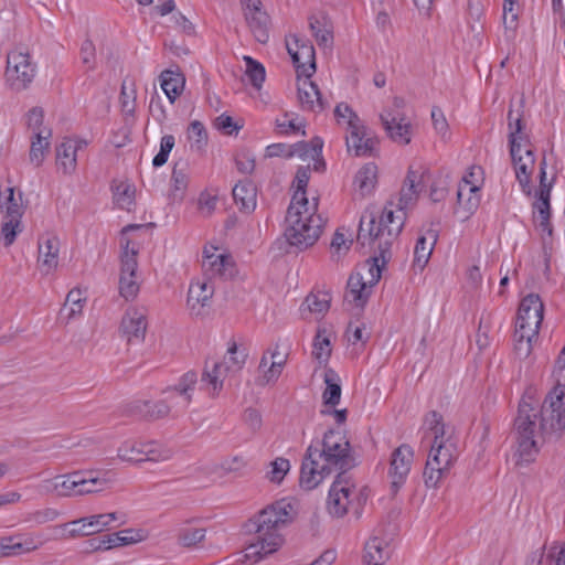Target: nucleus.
<instances>
[{
  "label": "nucleus",
  "instance_id": "obj_53",
  "mask_svg": "<svg viewBox=\"0 0 565 565\" xmlns=\"http://www.w3.org/2000/svg\"><path fill=\"white\" fill-rule=\"evenodd\" d=\"M289 460L282 457H278L269 463L265 477L268 481L279 484L284 480L285 476L289 472Z\"/></svg>",
  "mask_w": 565,
  "mask_h": 565
},
{
  "label": "nucleus",
  "instance_id": "obj_18",
  "mask_svg": "<svg viewBox=\"0 0 565 565\" xmlns=\"http://www.w3.org/2000/svg\"><path fill=\"white\" fill-rule=\"evenodd\" d=\"M88 146V141L79 137H66L56 147V166L64 174H72L77 167V153Z\"/></svg>",
  "mask_w": 565,
  "mask_h": 565
},
{
  "label": "nucleus",
  "instance_id": "obj_61",
  "mask_svg": "<svg viewBox=\"0 0 565 565\" xmlns=\"http://www.w3.org/2000/svg\"><path fill=\"white\" fill-rule=\"evenodd\" d=\"M206 138L207 134L204 126L198 120L192 121L188 129V139L191 142V148L200 150L205 145Z\"/></svg>",
  "mask_w": 565,
  "mask_h": 565
},
{
  "label": "nucleus",
  "instance_id": "obj_51",
  "mask_svg": "<svg viewBox=\"0 0 565 565\" xmlns=\"http://www.w3.org/2000/svg\"><path fill=\"white\" fill-rule=\"evenodd\" d=\"M270 355V365L266 371L267 380H278L287 362V353L280 351L279 347L276 345L273 349L267 350Z\"/></svg>",
  "mask_w": 565,
  "mask_h": 565
},
{
  "label": "nucleus",
  "instance_id": "obj_60",
  "mask_svg": "<svg viewBox=\"0 0 565 565\" xmlns=\"http://www.w3.org/2000/svg\"><path fill=\"white\" fill-rule=\"evenodd\" d=\"M431 121L436 134L444 142L450 139L449 125L440 108L434 107L431 109Z\"/></svg>",
  "mask_w": 565,
  "mask_h": 565
},
{
  "label": "nucleus",
  "instance_id": "obj_62",
  "mask_svg": "<svg viewBox=\"0 0 565 565\" xmlns=\"http://www.w3.org/2000/svg\"><path fill=\"white\" fill-rule=\"evenodd\" d=\"M334 116L340 125H345L347 129L361 121L350 106L344 103L337 105Z\"/></svg>",
  "mask_w": 565,
  "mask_h": 565
},
{
  "label": "nucleus",
  "instance_id": "obj_1",
  "mask_svg": "<svg viewBox=\"0 0 565 565\" xmlns=\"http://www.w3.org/2000/svg\"><path fill=\"white\" fill-rule=\"evenodd\" d=\"M553 376L555 386L540 411L531 396L523 397L519 405L515 419L516 450L513 455L518 467L533 462L543 443L557 438L565 429V347L555 361Z\"/></svg>",
  "mask_w": 565,
  "mask_h": 565
},
{
  "label": "nucleus",
  "instance_id": "obj_5",
  "mask_svg": "<svg viewBox=\"0 0 565 565\" xmlns=\"http://www.w3.org/2000/svg\"><path fill=\"white\" fill-rule=\"evenodd\" d=\"M296 510L289 500H278L263 509L253 520L255 536L246 547V557L258 561L265 555L276 552L282 544L281 530L290 524Z\"/></svg>",
  "mask_w": 565,
  "mask_h": 565
},
{
  "label": "nucleus",
  "instance_id": "obj_21",
  "mask_svg": "<svg viewBox=\"0 0 565 565\" xmlns=\"http://www.w3.org/2000/svg\"><path fill=\"white\" fill-rule=\"evenodd\" d=\"M79 481V471L65 475H58L42 482V489L46 494L58 498L77 497V486H83Z\"/></svg>",
  "mask_w": 565,
  "mask_h": 565
},
{
  "label": "nucleus",
  "instance_id": "obj_47",
  "mask_svg": "<svg viewBox=\"0 0 565 565\" xmlns=\"http://www.w3.org/2000/svg\"><path fill=\"white\" fill-rule=\"evenodd\" d=\"M331 297L326 291L310 294L305 299L302 308L317 316H323L330 308Z\"/></svg>",
  "mask_w": 565,
  "mask_h": 565
},
{
  "label": "nucleus",
  "instance_id": "obj_13",
  "mask_svg": "<svg viewBox=\"0 0 565 565\" xmlns=\"http://www.w3.org/2000/svg\"><path fill=\"white\" fill-rule=\"evenodd\" d=\"M544 305L540 296L530 294L520 303L515 329L526 331L527 334L539 335L543 321Z\"/></svg>",
  "mask_w": 565,
  "mask_h": 565
},
{
  "label": "nucleus",
  "instance_id": "obj_14",
  "mask_svg": "<svg viewBox=\"0 0 565 565\" xmlns=\"http://www.w3.org/2000/svg\"><path fill=\"white\" fill-rule=\"evenodd\" d=\"M413 461L414 450L407 444L401 445L392 452L388 477L391 479V489L394 494L397 493L406 482Z\"/></svg>",
  "mask_w": 565,
  "mask_h": 565
},
{
  "label": "nucleus",
  "instance_id": "obj_59",
  "mask_svg": "<svg viewBox=\"0 0 565 565\" xmlns=\"http://www.w3.org/2000/svg\"><path fill=\"white\" fill-rule=\"evenodd\" d=\"M60 512L54 508H44L28 512L24 516L25 522L33 523L35 525H42L49 522H53L58 519Z\"/></svg>",
  "mask_w": 565,
  "mask_h": 565
},
{
  "label": "nucleus",
  "instance_id": "obj_16",
  "mask_svg": "<svg viewBox=\"0 0 565 565\" xmlns=\"http://www.w3.org/2000/svg\"><path fill=\"white\" fill-rule=\"evenodd\" d=\"M245 20L255 39L266 43L269 39V17L262 9L260 0H241Z\"/></svg>",
  "mask_w": 565,
  "mask_h": 565
},
{
  "label": "nucleus",
  "instance_id": "obj_45",
  "mask_svg": "<svg viewBox=\"0 0 565 565\" xmlns=\"http://www.w3.org/2000/svg\"><path fill=\"white\" fill-rule=\"evenodd\" d=\"M534 211L537 214L542 230L551 235L552 227L550 224V190L539 191L537 199L534 202Z\"/></svg>",
  "mask_w": 565,
  "mask_h": 565
},
{
  "label": "nucleus",
  "instance_id": "obj_29",
  "mask_svg": "<svg viewBox=\"0 0 565 565\" xmlns=\"http://www.w3.org/2000/svg\"><path fill=\"white\" fill-rule=\"evenodd\" d=\"M375 146V140L366 136L365 127L362 121L348 129L347 147L349 152L362 157L371 154Z\"/></svg>",
  "mask_w": 565,
  "mask_h": 565
},
{
  "label": "nucleus",
  "instance_id": "obj_40",
  "mask_svg": "<svg viewBox=\"0 0 565 565\" xmlns=\"http://www.w3.org/2000/svg\"><path fill=\"white\" fill-rule=\"evenodd\" d=\"M143 440L129 438L121 441L117 448V459L127 463L142 462Z\"/></svg>",
  "mask_w": 565,
  "mask_h": 565
},
{
  "label": "nucleus",
  "instance_id": "obj_17",
  "mask_svg": "<svg viewBox=\"0 0 565 565\" xmlns=\"http://www.w3.org/2000/svg\"><path fill=\"white\" fill-rule=\"evenodd\" d=\"M148 327L145 308H128L121 319L120 332L128 343H141Z\"/></svg>",
  "mask_w": 565,
  "mask_h": 565
},
{
  "label": "nucleus",
  "instance_id": "obj_36",
  "mask_svg": "<svg viewBox=\"0 0 565 565\" xmlns=\"http://www.w3.org/2000/svg\"><path fill=\"white\" fill-rule=\"evenodd\" d=\"M233 198L241 211L249 213L256 207V186L250 181H239L233 188Z\"/></svg>",
  "mask_w": 565,
  "mask_h": 565
},
{
  "label": "nucleus",
  "instance_id": "obj_34",
  "mask_svg": "<svg viewBox=\"0 0 565 565\" xmlns=\"http://www.w3.org/2000/svg\"><path fill=\"white\" fill-rule=\"evenodd\" d=\"M480 188L468 179H463L457 191V201L465 211V217H469L480 204Z\"/></svg>",
  "mask_w": 565,
  "mask_h": 565
},
{
  "label": "nucleus",
  "instance_id": "obj_31",
  "mask_svg": "<svg viewBox=\"0 0 565 565\" xmlns=\"http://www.w3.org/2000/svg\"><path fill=\"white\" fill-rule=\"evenodd\" d=\"M60 526L63 529L70 527L67 537L90 536L105 531L99 513L79 518Z\"/></svg>",
  "mask_w": 565,
  "mask_h": 565
},
{
  "label": "nucleus",
  "instance_id": "obj_25",
  "mask_svg": "<svg viewBox=\"0 0 565 565\" xmlns=\"http://www.w3.org/2000/svg\"><path fill=\"white\" fill-rule=\"evenodd\" d=\"M202 268L210 277H226L232 275V258L224 253H217L216 247H205Z\"/></svg>",
  "mask_w": 565,
  "mask_h": 565
},
{
  "label": "nucleus",
  "instance_id": "obj_19",
  "mask_svg": "<svg viewBox=\"0 0 565 565\" xmlns=\"http://www.w3.org/2000/svg\"><path fill=\"white\" fill-rule=\"evenodd\" d=\"M234 376L217 361H206L201 375V390L212 398L220 395L227 379Z\"/></svg>",
  "mask_w": 565,
  "mask_h": 565
},
{
  "label": "nucleus",
  "instance_id": "obj_56",
  "mask_svg": "<svg viewBox=\"0 0 565 565\" xmlns=\"http://www.w3.org/2000/svg\"><path fill=\"white\" fill-rule=\"evenodd\" d=\"M85 298L81 289H72L67 296L63 307V311H67V318L73 319L82 313Z\"/></svg>",
  "mask_w": 565,
  "mask_h": 565
},
{
  "label": "nucleus",
  "instance_id": "obj_37",
  "mask_svg": "<svg viewBox=\"0 0 565 565\" xmlns=\"http://www.w3.org/2000/svg\"><path fill=\"white\" fill-rule=\"evenodd\" d=\"M189 179L188 163L184 161L175 162L171 174V196L174 201H181L183 199Z\"/></svg>",
  "mask_w": 565,
  "mask_h": 565
},
{
  "label": "nucleus",
  "instance_id": "obj_23",
  "mask_svg": "<svg viewBox=\"0 0 565 565\" xmlns=\"http://www.w3.org/2000/svg\"><path fill=\"white\" fill-rule=\"evenodd\" d=\"M61 242L57 236L46 234L39 239V257L40 269L45 275L56 270L58 266Z\"/></svg>",
  "mask_w": 565,
  "mask_h": 565
},
{
  "label": "nucleus",
  "instance_id": "obj_15",
  "mask_svg": "<svg viewBox=\"0 0 565 565\" xmlns=\"http://www.w3.org/2000/svg\"><path fill=\"white\" fill-rule=\"evenodd\" d=\"M286 46L297 67L298 75L311 77L316 71L315 49L312 44L301 40L297 35H292L290 39H287Z\"/></svg>",
  "mask_w": 565,
  "mask_h": 565
},
{
  "label": "nucleus",
  "instance_id": "obj_7",
  "mask_svg": "<svg viewBox=\"0 0 565 565\" xmlns=\"http://www.w3.org/2000/svg\"><path fill=\"white\" fill-rule=\"evenodd\" d=\"M366 500V488L356 487L348 473H338L329 490L327 510L334 518H343L350 511L359 518Z\"/></svg>",
  "mask_w": 565,
  "mask_h": 565
},
{
  "label": "nucleus",
  "instance_id": "obj_42",
  "mask_svg": "<svg viewBox=\"0 0 565 565\" xmlns=\"http://www.w3.org/2000/svg\"><path fill=\"white\" fill-rule=\"evenodd\" d=\"M377 182V167L374 163H366L356 173L354 184L362 196L369 195Z\"/></svg>",
  "mask_w": 565,
  "mask_h": 565
},
{
  "label": "nucleus",
  "instance_id": "obj_8",
  "mask_svg": "<svg viewBox=\"0 0 565 565\" xmlns=\"http://www.w3.org/2000/svg\"><path fill=\"white\" fill-rule=\"evenodd\" d=\"M137 228H139V226L136 225H128L124 227L120 238V244L124 250L120 257L121 268L119 276V294L126 300L134 299L139 292V282L136 275L138 267V248L126 237L129 231Z\"/></svg>",
  "mask_w": 565,
  "mask_h": 565
},
{
  "label": "nucleus",
  "instance_id": "obj_55",
  "mask_svg": "<svg viewBox=\"0 0 565 565\" xmlns=\"http://www.w3.org/2000/svg\"><path fill=\"white\" fill-rule=\"evenodd\" d=\"M79 481H83V486H77V495H86L100 492L107 484V480L104 478L93 477L89 472L87 477L79 471Z\"/></svg>",
  "mask_w": 565,
  "mask_h": 565
},
{
  "label": "nucleus",
  "instance_id": "obj_49",
  "mask_svg": "<svg viewBox=\"0 0 565 565\" xmlns=\"http://www.w3.org/2000/svg\"><path fill=\"white\" fill-rule=\"evenodd\" d=\"M246 361V353L237 350L236 343H233L227 349L226 354L224 355L222 361H218L223 366H225L231 373L236 375L244 366Z\"/></svg>",
  "mask_w": 565,
  "mask_h": 565
},
{
  "label": "nucleus",
  "instance_id": "obj_27",
  "mask_svg": "<svg viewBox=\"0 0 565 565\" xmlns=\"http://www.w3.org/2000/svg\"><path fill=\"white\" fill-rule=\"evenodd\" d=\"M214 294V286L209 281L192 282L188 291V307L193 316H201L203 309L210 305Z\"/></svg>",
  "mask_w": 565,
  "mask_h": 565
},
{
  "label": "nucleus",
  "instance_id": "obj_11",
  "mask_svg": "<svg viewBox=\"0 0 565 565\" xmlns=\"http://www.w3.org/2000/svg\"><path fill=\"white\" fill-rule=\"evenodd\" d=\"M199 382L193 371L184 373L173 386L167 387L162 394L163 402L169 407V416L179 417L184 414L192 403L193 393Z\"/></svg>",
  "mask_w": 565,
  "mask_h": 565
},
{
  "label": "nucleus",
  "instance_id": "obj_6",
  "mask_svg": "<svg viewBox=\"0 0 565 565\" xmlns=\"http://www.w3.org/2000/svg\"><path fill=\"white\" fill-rule=\"evenodd\" d=\"M318 199H309L299 192L292 195L287 210L284 235L290 246L307 249L319 239L326 221L318 214Z\"/></svg>",
  "mask_w": 565,
  "mask_h": 565
},
{
  "label": "nucleus",
  "instance_id": "obj_46",
  "mask_svg": "<svg viewBox=\"0 0 565 565\" xmlns=\"http://www.w3.org/2000/svg\"><path fill=\"white\" fill-rule=\"evenodd\" d=\"M114 201L122 210L130 211L135 200V188L127 182H117L111 186Z\"/></svg>",
  "mask_w": 565,
  "mask_h": 565
},
{
  "label": "nucleus",
  "instance_id": "obj_26",
  "mask_svg": "<svg viewBox=\"0 0 565 565\" xmlns=\"http://www.w3.org/2000/svg\"><path fill=\"white\" fill-rule=\"evenodd\" d=\"M298 75V99L303 110L319 113L324 108L318 86L310 81V77Z\"/></svg>",
  "mask_w": 565,
  "mask_h": 565
},
{
  "label": "nucleus",
  "instance_id": "obj_32",
  "mask_svg": "<svg viewBox=\"0 0 565 565\" xmlns=\"http://www.w3.org/2000/svg\"><path fill=\"white\" fill-rule=\"evenodd\" d=\"M509 142L510 154L522 151L524 146L530 147L527 136L524 134V122L520 114H515L513 109L508 113Z\"/></svg>",
  "mask_w": 565,
  "mask_h": 565
},
{
  "label": "nucleus",
  "instance_id": "obj_3",
  "mask_svg": "<svg viewBox=\"0 0 565 565\" xmlns=\"http://www.w3.org/2000/svg\"><path fill=\"white\" fill-rule=\"evenodd\" d=\"M354 466L350 443L340 431L330 429L321 441L307 448L301 465L300 487L312 490L332 472L347 473Z\"/></svg>",
  "mask_w": 565,
  "mask_h": 565
},
{
  "label": "nucleus",
  "instance_id": "obj_33",
  "mask_svg": "<svg viewBox=\"0 0 565 565\" xmlns=\"http://www.w3.org/2000/svg\"><path fill=\"white\" fill-rule=\"evenodd\" d=\"M437 238V232L433 228H428L425 234L417 238L413 260L415 268H418L419 270L425 268L431 256Z\"/></svg>",
  "mask_w": 565,
  "mask_h": 565
},
{
  "label": "nucleus",
  "instance_id": "obj_9",
  "mask_svg": "<svg viewBox=\"0 0 565 565\" xmlns=\"http://www.w3.org/2000/svg\"><path fill=\"white\" fill-rule=\"evenodd\" d=\"M375 253H377L373 258V263L370 265L367 273L370 275V279L366 281L361 273L352 274L348 280V287L345 291L344 299L349 303H353L355 307L361 308L367 301V298L371 294L372 287L380 280L382 267L385 266L387 262L382 263L381 250L373 247L372 244H369Z\"/></svg>",
  "mask_w": 565,
  "mask_h": 565
},
{
  "label": "nucleus",
  "instance_id": "obj_2",
  "mask_svg": "<svg viewBox=\"0 0 565 565\" xmlns=\"http://www.w3.org/2000/svg\"><path fill=\"white\" fill-rule=\"evenodd\" d=\"M420 173L412 168L408 170L401 189L397 203L388 202L379 217L363 215L360 221L358 242L362 245L372 244L381 250L382 263L392 257V245L401 234L406 211L414 207L422 190Z\"/></svg>",
  "mask_w": 565,
  "mask_h": 565
},
{
  "label": "nucleus",
  "instance_id": "obj_10",
  "mask_svg": "<svg viewBox=\"0 0 565 565\" xmlns=\"http://www.w3.org/2000/svg\"><path fill=\"white\" fill-rule=\"evenodd\" d=\"M7 196L1 203L4 221L1 226V236L6 246H10L19 233L22 232L21 218L24 214L23 195L15 193L13 188L6 190Z\"/></svg>",
  "mask_w": 565,
  "mask_h": 565
},
{
  "label": "nucleus",
  "instance_id": "obj_22",
  "mask_svg": "<svg viewBox=\"0 0 565 565\" xmlns=\"http://www.w3.org/2000/svg\"><path fill=\"white\" fill-rule=\"evenodd\" d=\"M381 121L390 138L399 145H408L412 140V125L402 114H393L384 110L381 114Z\"/></svg>",
  "mask_w": 565,
  "mask_h": 565
},
{
  "label": "nucleus",
  "instance_id": "obj_35",
  "mask_svg": "<svg viewBox=\"0 0 565 565\" xmlns=\"http://www.w3.org/2000/svg\"><path fill=\"white\" fill-rule=\"evenodd\" d=\"M323 140L320 137H315L310 142L300 141L292 145V157L297 156L303 161L311 160L315 162L313 169L319 170L323 167L324 162L321 159Z\"/></svg>",
  "mask_w": 565,
  "mask_h": 565
},
{
  "label": "nucleus",
  "instance_id": "obj_20",
  "mask_svg": "<svg viewBox=\"0 0 565 565\" xmlns=\"http://www.w3.org/2000/svg\"><path fill=\"white\" fill-rule=\"evenodd\" d=\"M122 413L130 417L156 420L169 416V407L163 398L158 401L135 399L124 406Z\"/></svg>",
  "mask_w": 565,
  "mask_h": 565
},
{
  "label": "nucleus",
  "instance_id": "obj_63",
  "mask_svg": "<svg viewBox=\"0 0 565 565\" xmlns=\"http://www.w3.org/2000/svg\"><path fill=\"white\" fill-rule=\"evenodd\" d=\"M247 467V461L243 456H233L225 458L220 463V469L222 470V476L230 473L241 472Z\"/></svg>",
  "mask_w": 565,
  "mask_h": 565
},
{
  "label": "nucleus",
  "instance_id": "obj_28",
  "mask_svg": "<svg viewBox=\"0 0 565 565\" xmlns=\"http://www.w3.org/2000/svg\"><path fill=\"white\" fill-rule=\"evenodd\" d=\"M392 548L387 539L377 534L372 535L364 546V563L366 565H384L391 557Z\"/></svg>",
  "mask_w": 565,
  "mask_h": 565
},
{
  "label": "nucleus",
  "instance_id": "obj_64",
  "mask_svg": "<svg viewBox=\"0 0 565 565\" xmlns=\"http://www.w3.org/2000/svg\"><path fill=\"white\" fill-rule=\"evenodd\" d=\"M174 143L175 140L172 135H166L161 138L160 151L156 154V157L152 160V164L154 167H161L167 162L169 153L173 149Z\"/></svg>",
  "mask_w": 565,
  "mask_h": 565
},
{
  "label": "nucleus",
  "instance_id": "obj_41",
  "mask_svg": "<svg viewBox=\"0 0 565 565\" xmlns=\"http://www.w3.org/2000/svg\"><path fill=\"white\" fill-rule=\"evenodd\" d=\"M323 381L326 388L322 393L323 404L334 407L341 398V381L339 375L331 369L324 371Z\"/></svg>",
  "mask_w": 565,
  "mask_h": 565
},
{
  "label": "nucleus",
  "instance_id": "obj_24",
  "mask_svg": "<svg viewBox=\"0 0 565 565\" xmlns=\"http://www.w3.org/2000/svg\"><path fill=\"white\" fill-rule=\"evenodd\" d=\"M516 179L522 188V191L530 195L531 194V175L535 168V158L531 147L523 148L522 151H518L511 154Z\"/></svg>",
  "mask_w": 565,
  "mask_h": 565
},
{
  "label": "nucleus",
  "instance_id": "obj_48",
  "mask_svg": "<svg viewBox=\"0 0 565 565\" xmlns=\"http://www.w3.org/2000/svg\"><path fill=\"white\" fill-rule=\"evenodd\" d=\"M331 354L330 334L326 329H318L313 340L312 355L319 362H327Z\"/></svg>",
  "mask_w": 565,
  "mask_h": 565
},
{
  "label": "nucleus",
  "instance_id": "obj_39",
  "mask_svg": "<svg viewBox=\"0 0 565 565\" xmlns=\"http://www.w3.org/2000/svg\"><path fill=\"white\" fill-rule=\"evenodd\" d=\"M52 136L51 129L44 128L35 132L31 141V149L29 153L30 162L35 167H40L45 158V153L50 148V138Z\"/></svg>",
  "mask_w": 565,
  "mask_h": 565
},
{
  "label": "nucleus",
  "instance_id": "obj_30",
  "mask_svg": "<svg viewBox=\"0 0 565 565\" xmlns=\"http://www.w3.org/2000/svg\"><path fill=\"white\" fill-rule=\"evenodd\" d=\"M529 565H565V542H554L531 553Z\"/></svg>",
  "mask_w": 565,
  "mask_h": 565
},
{
  "label": "nucleus",
  "instance_id": "obj_38",
  "mask_svg": "<svg viewBox=\"0 0 565 565\" xmlns=\"http://www.w3.org/2000/svg\"><path fill=\"white\" fill-rule=\"evenodd\" d=\"M148 537L147 531L142 529H126L117 533L107 535L103 544H107L106 548L125 546L145 541Z\"/></svg>",
  "mask_w": 565,
  "mask_h": 565
},
{
  "label": "nucleus",
  "instance_id": "obj_54",
  "mask_svg": "<svg viewBox=\"0 0 565 565\" xmlns=\"http://www.w3.org/2000/svg\"><path fill=\"white\" fill-rule=\"evenodd\" d=\"M244 61L246 64L245 74L248 77V81L256 89H259L266 76L264 66L250 56H244Z\"/></svg>",
  "mask_w": 565,
  "mask_h": 565
},
{
  "label": "nucleus",
  "instance_id": "obj_57",
  "mask_svg": "<svg viewBox=\"0 0 565 565\" xmlns=\"http://www.w3.org/2000/svg\"><path fill=\"white\" fill-rule=\"evenodd\" d=\"M205 537V529L203 527H184L178 534V542L184 547L196 546Z\"/></svg>",
  "mask_w": 565,
  "mask_h": 565
},
{
  "label": "nucleus",
  "instance_id": "obj_44",
  "mask_svg": "<svg viewBox=\"0 0 565 565\" xmlns=\"http://www.w3.org/2000/svg\"><path fill=\"white\" fill-rule=\"evenodd\" d=\"M183 85L184 79L179 74L171 71L161 73V88L171 103L180 96Z\"/></svg>",
  "mask_w": 565,
  "mask_h": 565
},
{
  "label": "nucleus",
  "instance_id": "obj_4",
  "mask_svg": "<svg viewBox=\"0 0 565 565\" xmlns=\"http://www.w3.org/2000/svg\"><path fill=\"white\" fill-rule=\"evenodd\" d=\"M423 441L430 447L423 473L424 482L428 488H437L458 457L452 433L437 412H430L425 417Z\"/></svg>",
  "mask_w": 565,
  "mask_h": 565
},
{
  "label": "nucleus",
  "instance_id": "obj_52",
  "mask_svg": "<svg viewBox=\"0 0 565 565\" xmlns=\"http://www.w3.org/2000/svg\"><path fill=\"white\" fill-rule=\"evenodd\" d=\"M537 335L527 334L526 331L516 330L514 332V351L520 359L530 356L533 350V343L536 342Z\"/></svg>",
  "mask_w": 565,
  "mask_h": 565
},
{
  "label": "nucleus",
  "instance_id": "obj_43",
  "mask_svg": "<svg viewBox=\"0 0 565 565\" xmlns=\"http://www.w3.org/2000/svg\"><path fill=\"white\" fill-rule=\"evenodd\" d=\"M171 448L160 444L157 440H143L142 462L145 461H166L172 458Z\"/></svg>",
  "mask_w": 565,
  "mask_h": 565
},
{
  "label": "nucleus",
  "instance_id": "obj_58",
  "mask_svg": "<svg viewBox=\"0 0 565 565\" xmlns=\"http://www.w3.org/2000/svg\"><path fill=\"white\" fill-rule=\"evenodd\" d=\"M276 130L280 135H289L301 132L302 136L306 135L302 121H298L296 118L291 117L289 114H284L281 117L277 118L275 121Z\"/></svg>",
  "mask_w": 565,
  "mask_h": 565
},
{
  "label": "nucleus",
  "instance_id": "obj_50",
  "mask_svg": "<svg viewBox=\"0 0 565 565\" xmlns=\"http://www.w3.org/2000/svg\"><path fill=\"white\" fill-rule=\"evenodd\" d=\"M309 25L318 45L330 47L333 42V34L327 22H321L316 18H310Z\"/></svg>",
  "mask_w": 565,
  "mask_h": 565
},
{
  "label": "nucleus",
  "instance_id": "obj_12",
  "mask_svg": "<svg viewBox=\"0 0 565 565\" xmlns=\"http://www.w3.org/2000/svg\"><path fill=\"white\" fill-rule=\"evenodd\" d=\"M35 76V66L28 53L12 51L7 57L6 77L14 90L25 89Z\"/></svg>",
  "mask_w": 565,
  "mask_h": 565
}]
</instances>
